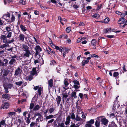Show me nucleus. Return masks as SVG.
<instances>
[{"mask_svg":"<svg viewBox=\"0 0 127 127\" xmlns=\"http://www.w3.org/2000/svg\"><path fill=\"white\" fill-rule=\"evenodd\" d=\"M69 114L70 115H68L66 117V121L65 122V124L69 125L71 118L73 120H75V116L74 113L72 112L71 113H69Z\"/></svg>","mask_w":127,"mask_h":127,"instance_id":"1","label":"nucleus"},{"mask_svg":"<svg viewBox=\"0 0 127 127\" xmlns=\"http://www.w3.org/2000/svg\"><path fill=\"white\" fill-rule=\"evenodd\" d=\"M17 57V56L16 55L12 56L10 58L11 59L10 60L9 62V64L10 65H15L16 64L17 62L16 60L15 59Z\"/></svg>","mask_w":127,"mask_h":127,"instance_id":"2","label":"nucleus"},{"mask_svg":"<svg viewBox=\"0 0 127 127\" xmlns=\"http://www.w3.org/2000/svg\"><path fill=\"white\" fill-rule=\"evenodd\" d=\"M35 50L36 51V53L35 54V55L36 56H37V55H39V58H40V57H41V55L42 54H40V52H41L42 50V49L38 45L36 46V47L34 48Z\"/></svg>","mask_w":127,"mask_h":127,"instance_id":"3","label":"nucleus"},{"mask_svg":"<svg viewBox=\"0 0 127 127\" xmlns=\"http://www.w3.org/2000/svg\"><path fill=\"white\" fill-rule=\"evenodd\" d=\"M33 89L35 90H38V95L40 96L42 93L43 92V88L41 87H39V86H36L33 88Z\"/></svg>","mask_w":127,"mask_h":127,"instance_id":"4","label":"nucleus"},{"mask_svg":"<svg viewBox=\"0 0 127 127\" xmlns=\"http://www.w3.org/2000/svg\"><path fill=\"white\" fill-rule=\"evenodd\" d=\"M9 72V70L7 69H4L1 72L2 76L3 77L7 76Z\"/></svg>","mask_w":127,"mask_h":127,"instance_id":"5","label":"nucleus"},{"mask_svg":"<svg viewBox=\"0 0 127 127\" xmlns=\"http://www.w3.org/2000/svg\"><path fill=\"white\" fill-rule=\"evenodd\" d=\"M36 116H38V118L36 119V121H38L39 120L41 122H42L43 120V117L39 113H38L36 114Z\"/></svg>","mask_w":127,"mask_h":127,"instance_id":"6","label":"nucleus"},{"mask_svg":"<svg viewBox=\"0 0 127 127\" xmlns=\"http://www.w3.org/2000/svg\"><path fill=\"white\" fill-rule=\"evenodd\" d=\"M10 16V14L9 13L5 14L3 15L2 18L5 20L6 21L8 22Z\"/></svg>","mask_w":127,"mask_h":127,"instance_id":"7","label":"nucleus"},{"mask_svg":"<svg viewBox=\"0 0 127 127\" xmlns=\"http://www.w3.org/2000/svg\"><path fill=\"white\" fill-rule=\"evenodd\" d=\"M69 84V83L67 81V80L65 79H64V85L63 86V88L64 90H66L68 89V88L67 87V86Z\"/></svg>","mask_w":127,"mask_h":127,"instance_id":"8","label":"nucleus"},{"mask_svg":"<svg viewBox=\"0 0 127 127\" xmlns=\"http://www.w3.org/2000/svg\"><path fill=\"white\" fill-rule=\"evenodd\" d=\"M9 106V104L8 102H6L3 104L1 107V109H7L8 108Z\"/></svg>","mask_w":127,"mask_h":127,"instance_id":"9","label":"nucleus"},{"mask_svg":"<svg viewBox=\"0 0 127 127\" xmlns=\"http://www.w3.org/2000/svg\"><path fill=\"white\" fill-rule=\"evenodd\" d=\"M7 37L5 35H2L1 36L0 39L1 40H3V42L4 43H7Z\"/></svg>","mask_w":127,"mask_h":127,"instance_id":"10","label":"nucleus"},{"mask_svg":"<svg viewBox=\"0 0 127 127\" xmlns=\"http://www.w3.org/2000/svg\"><path fill=\"white\" fill-rule=\"evenodd\" d=\"M45 51L47 52V54H50V53H52L53 54H55V52L53 51L50 48L48 47V48L46 49Z\"/></svg>","mask_w":127,"mask_h":127,"instance_id":"11","label":"nucleus"},{"mask_svg":"<svg viewBox=\"0 0 127 127\" xmlns=\"http://www.w3.org/2000/svg\"><path fill=\"white\" fill-rule=\"evenodd\" d=\"M2 97L3 98L7 99L9 100L11 98L10 95L8 94H3L2 95Z\"/></svg>","mask_w":127,"mask_h":127,"instance_id":"12","label":"nucleus"},{"mask_svg":"<svg viewBox=\"0 0 127 127\" xmlns=\"http://www.w3.org/2000/svg\"><path fill=\"white\" fill-rule=\"evenodd\" d=\"M21 73V69L20 68L18 67L15 71L14 75L16 76H19Z\"/></svg>","mask_w":127,"mask_h":127,"instance_id":"13","label":"nucleus"},{"mask_svg":"<svg viewBox=\"0 0 127 127\" xmlns=\"http://www.w3.org/2000/svg\"><path fill=\"white\" fill-rule=\"evenodd\" d=\"M19 40L20 41L23 42L25 39V36L23 34H20L19 36Z\"/></svg>","mask_w":127,"mask_h":127,"instance_id":"14","label":"nucleus"},{"mask_svg":"<svg viewBox=\"0 0 127 127\" xmlns=\"http://www.w3.org/2000/svg\"><path fill=\"white\" fill-rule=\"evenodd\" d=\"M56 100L57 103L58 105L60 104L61 102V98L60 96L57 95L56 98Z\"/></svg>","mask_w":127,"mask_h":127,"instance_id":"15","label":"nucleus"},{"mask_svg":"<svg viewBox=\"0 0 127 127\" xmlns=\"http://www.w3.org/2000/svg\"><path fill=\"white\" fill-rule=\"evenodd\" d=\"M69 125L65 124V123H61L58 124V127H68Z\"/></svg>","mask_w":127,"mask_h":127,"instance_id":"16","label":"nucleus"},{"mask_svg":"<svg viewBox=\"0 0 127 127\" xmlns=\"http://www.w3.org/2000/svg\"><path fill=\"white\" fill-rule=\"evenodd\" d=\"M126 19L125 18H121L119 19L118 21V23L119 24H123L124 23V21Z\"/></svg>","mask_w":127,"mask_h":127,"instance_id":"17","label":"nucleus"},{"mask_svg":"<svg viewBox=\"0 0 127 127\" xmlns=\"http://www.w3.org/2000/svg\"><path fill=\"white\" fill-rule=\"evenodd\" d=\"M108 122V121L105 118H103L101 120L102 123L105 125H107Z\"/></svg>","mask_w":127,"mask_h":127,"instance_id":"18","label":"nucleus"},{"mask_svg":"<svg viewBox=\"0 0 127 127\" xmlns=\"http://www.w3.org/2000/svg\"><path fill=\"white\" fill-rule=\"evenodd\" d=\"M29 47L27 45L23 44L22 45V49L24 51L29 50Z\"/></svg>","mask_w":127,"mask_h":127,"instance_id":"19","label":"nucleus"},{"mask_svg":"<svg viewBox=\"0 0 127 127\" xmlns=\"http://www.w3.org/2000/svg\"><path fill=\"white\" fill-rule=\"evenodd\" d=\"M76 117H75V120L76 121H80L82 120V119L79 116V114H76Z\"/></svg>","mask_w":127,"mask_h":127,"instance_id":"20","label":"nucleus"},{"mask_svg":"<svg viewBox=\"0 0 127 127\" xmlns=\"http://www.w3.org/2000/svg\"><path fill=\"white\" fill-rule=\"evenodd\" d=\"M26 52L24 54V56L26 57H28L30 56V55L31 54V53L29 50L25 51Z\"/></svg>","mask_w":127,"mask_h":127,"instance_id":"21","label":"nucleus"},{"mask_svg":"<svg viewBox=\"0 0 127 127\" xmlns=\"http://www.w3.org/2000/svg\"><path fill=\"white\" fill-rule=\"evenodd\" d=\"M37 73V72L36 71V69L35 68H33L32 69V71L31 72V74L32 75L36 74Z\"/></svg>","mask_w":127,"mask_h":127,"instance_id":"22","label":"nucleus"},{"mask_svg":"<svg viewBox=\"0 0 127 127\" xmlns=\"http://www.w3.org/2000/svg\"><path fill=\"white\" fill-rule=\"evenodd\" d=\"M48 84L49 85V87L50 88H51L53 85V80L52 79H50L48 81Z\"/></svg>","mask_w":127,"mask_h":127,"instance_id":"23","label":"nucleus"},{"mask_svg":"<svg viewBox=\"0 0 127 127\" xmlns=\"http://www.w3.org/2000/svg\"><path fill=\"white\" fill-rule=\"evenodd\" d=\"M111 29L110 28H108L106 29H105L104 30V32L105 33H106L107 32H111Z\"/></svg>","mask_w":127,"mask_h":127,"instance_id":"24","label":"nucleus"},{"mask_svg":"<svg viewBox=\"0 0 127 127\" xmlns=\"http://www.w3.org/2000/svg\"><path fill=\"white\" fill-rule=\"evenodd\" d=\"M76 93V92H72L71 93V97H74V99L76 98L77 97Z\"/></svg>","mask_w":127,"mask_h":127,"instance_id":"25","label":"nucleus"},{"mask_svg":"<svg viewBox=\"0 0 127 127\" xmlns=\"http://www.w3.org/2000/svg\"><path fill=\"white\" fill-rule=\"evenodd\" d=\"M3 87L5 90V93L6 94H7L9 92L8 90V88L7 87V86H5V85H3Z\"/></svg>","mask_w":127,"mask_h":127,"instance_id":"26","label":"nucleus"},{"mask_svg":"<svg viewBox=\"0 0 127 127\" xmlns=\"http://www.w3.org/2000/svg\"><path fill=\"white\" fill-rule=\"evenodd\" d=\"M89 60H83L82 62V66H84L86 64H87L89 62Z\"/></svg>","mask_w":127,"mask_h":127,"instance_id":"27","label":"nucleus"},{"mask_svg":"<svg viewBox=\"0 0 127 127\" xmlns=\"http://www.w3.org/2000/svg\"><path fill=\"white\" fill-rule=\"evenodd\" d=\"M15 19V18L14 17V16L13 15H12V17L11 18V19H9V20L8 21V22H11L14 21Z\"/></svg>","mask_w":127,"mask_h":127,"instance_id":"28","label":"nucleus"},{"mask_svg":"<svg viewBox=\"0 0 127 127\" xmlns=\"http://www.w3.org/2000/svg\"><path fill=\"white\" fill-rule=\"evenodd\" d=\"M20 27L22 31L25 32L26 31L27 29H26V27L22 25H20Z\"/></svg>","mask_w":127,"mask_h":127,"instance_id":"29","label":"nucleus"},{"mask_svg":"<svg viewBox=\"0 0 127 127\" xmlns=\"http://www.w3.org/2000/svg\"><path fill=\"white\" fill-rule=\"evenodd\" d=\"M55 110V108L54 107L50 108L49 110L48 111L50 114H51Z\"/></svg>","mask_w":127,"mask_h":127,"instance_id":"30","label":"nucleus"},{"mask_svg":"<svg viewBox=\"0 0 127 127\" xmlns=\"http://www.w3.org/2000/svg\"><path fill=\"white\" fill-rule=\"evenodd\" d=\"M54 116L53 115H50L49 116H47L45 117V119L46 120H48L49 119H51L53 118L54 117Z\"/></svg>","mask_w":127,"mask_h":127,"instance_id":"31","label":"nucleus"},{"mask_svg":"<svg viewBox=\"0 0 127 127\" xmlns=\"http://www.w3.org/2000/svg\"><path fill=\"white\" fill-rule=\"evenodd\" d=\"M40 108L39 106L38 105H36L34 108L33 110L34 111H37Z\"/></svg>","mask_w":127,"mask_h":127,"instance_id":"32","label":"nucleus"},{"mask_svg":"<svg viewBox=\"0 0 127 127\" xmlns=\"http://www.w3.org/2000/svg\"><path fill=\"white\" fill-rule=\"evenodd\" d=\"M127 15V11H124V13H121V16L122 18H124V17L126 15Z\"/></svg>","mask_w":127,"mask_h":127,"instance_id":"33","label":"nucleus"},{"mask_svg":"<svg viewBox=\"0 0 127 127\" xmlns=\"http://www.w3.org/2000/svg\"><path fill=\"white\" fill-rule=\"evenodd\" d=\"M9 89H11L13 87V85L12 84L9 83L6 85H5Z\"/></svg>","mask_w":127,"mask_h":127,"instance_id":"34","label":"nucleus"},{"mask_svg":"<svg viewBox=\"0 0 127 127\" xmlns=\"http://www.w3.org/2000/svg\"><path fill=\"white\" fill-rule=\"evenodd\" d=\"M95 125L96 127H99L100 126V122L99 121H96L95 122Z\"/></svg>","mask_w":127,"mask_h":127,"instance_id":"35","label":"nucleus"},{"mask_svg":"<svg viewBox=\"0 0 127 127\" xmlns=\"http://www.w3.org/2000/svg\"><path fill=\"white\" fill-rule=\"evenodd\" d=\"M96 41L95 39H93L92 41V44L94 46H95L96 44Z\"/></svg>","mask_w":127,"mask_h":127,"instance_id":"36","label":"nucleus"},{"mask_svg":"<svg viewBox=\"0 0 127 127\" xmlns=\"http://www.w3.org/2000/svg\"><path fill=\"white\" fill-rule=\"evenodd\" d=\"M7 46H9V45L5 43V44H3L2 45L0 46V48L3 49L4 48L7 47Z\"/></svg>","mask_w":127,"mask_h":127,"instance_id":"37","label":"nucleus"},{"mask_svg":"<svg viewBox=\"0 0 127 127\" xmlns=\"http://www.w3.org/2000/svg\"><path fill=\"white\" fill-rule=\"evenodd\" d=\"M73 87L77 91H79V90L78 89L79 88V87L77 85L75 84L74 85Z\"/></svg>","mask_w":127,"mask_h":127,"instance_id":"38","label":"nucleus"},{"mask_svg":"<svg viewBox=\"0 0 127 127\" xmlns=\"http://www.w3.org/2000/svg\"><path fill=\"white\" fill-rule=\"evenodd\" d=\"M26 0H20L19 1L20 3L22 5H25L26 4Z\"/></svg>","mask_w":127,"mask_h":127,"instance_id":"39","label":"nucleus"},{"mask_svg":"<svg viewBox=\"0 0 127 127\" xmlns=\"http://www.w3.org/2000/svg\"><path fill=\"white\" fill-rule=\"evenodd\" d=\"M89 57H94L96 58H98V55L94 54H93V55H89Z\"/></svg>","mask_w":127,"mask_h":127,"instance_id":"40","label":"nucleus"},{"mask_svg":"<svg viewBox=\"0 0 127 127\" xmlns=\"http://www.w3.org/2000/svg\"><path fill=\"white\" fill-rule=\"evenodd\" d=\"M81 124H80L79 125H78V124H76L75 125V124L73 123L72 124H71L70 126V127H79V126Z\"/></svg>","mask_w":127,"mask_h":127,"instance_id":"41","label":"nucleus"},{"mask_svg":"<svg viewBox=\"0 0 127 127\" xmlns=\"http://www.w3.org/2000/svg\"><path fill=\"white\" fill-rule=\"evenodd\" d=\"M94 123V120L91 119L89 121H88L87 123H89L91 125L93 124Z\"/></svg>","mask_w":127,"mask_h":127,"instance_id":"42","label":"nucleus"},{"mask_svg":"<svg viewBox=\"0 0 127 127\" xmlns=\"http://www.w3.org/2000/svg\"><path fill=\"white\" fill-rule=\"evenodd\" d=\"M23 83V82L21 81H19V82H15V84L18 86H20Z\"/></svg>","mask_w":127,"mask_h":127,"instance_id":"43","label":"nucleus"},{"mask_svg":"<svg viewBox=\"0 0 127 127\" xmlns=\"http://www.w3.org/2000/svg\"><path fill=\"white\" fill-rule=\"evenodd\" d=\"M109 21V19L107 17L104 19V23H108Z\"/></svg>","mask_w":127,"mask_h":127,"instance_id":"44","label":"nucleus"},{"mask_svg":"<svg viewBox=\"0 0 127 127\" xmlns=\"http://www.w3.org/2000/svg\"><path fill=\"white\" fill-rule=\"evenodd\" d=\"M56 69L57 70V72L58 73H60V71L61 70L60 66H58L57 67Z\"/></svg>","mask_w":127,"mask_h":127,"instance_id":"45","label":"nucleus"},{"mask_svg":"<svg viewBox=\"0 0 127 127\" xmlns=\"http://www.w3.org/2000/svg\"><path fill=\"white\" fill-rule=\"evenodd\" d=\"M5 29L8 32L11 31V29L8 26H7L5 27Z\"/></svg>","mask_w":127,"mask_h":127,"instance_id":"46","label":"nucleus"},{"mask_svg":"<svg viewBox=\"0 0 127 127\" xmlns=\"http://www.w3.org/2000/svg\"><path fill=\"white\" fill-rule=\"evenodd\" d=\"M12 33L11 32H9L7 35V37L8 38H9L11 37L12 36Z\"/></svg>","mask_w":127,"mask_h":127,"instance_id":"47","label":"nucleus"},{"mask_svg":"<svg viewBox=\"0 0 127 127\" xmlns=\"http://www.w3.org/2000/svg\"><path fill=\"white\" fill-rule=\"evenodd\" d=\"M119 73L118 72H115L113 74V76L114 77H117L119 75Z\"/></svg>","mask_w":127,"mask_h":127,"instance_id":"48","label":"nucleus"},{"mask_svg":"<svg viewBox=\"0 0 127 127\" xmlns=\"http://www.w3.org/2000/svg\"><path fill=\"white\" fill-rule=\"evenodd\" d=\"M52 47H53V48H54L55 47V49L57 50L59 49V47L58 46L55 45L53 43H52Z\"/></svg>","mask_w":127,"mask_h":127,"instance_id":"49","label":"nucleus"},{"mask_svg":"<svg viewBox=\"0 0 127 127\" xmlns=\"http://www.w3.org/2000/svg\"><path fill=\"white\" fill-rule=\"evenodd\" d=\"M66 32L68 33L69 32L71 31V28L69 27H67L66 29Z\"/></svg>","mask_w":127,"mask_h":127,"instance_id":"50","label":"nucleus"},{"mask_svg":"<svg viewBox=\"0 0 127 127\" xmlns=\"http://www.w3.org/2000/svg\"><path fill=\"white\" fill-rule=\"evenodd\" d=\"M34 106V104L33 103H31L30 104V109H32L33 108Z\"/></svg>","mask_w":127,"mask_h":127,"instance_id":"51","label":"nucleus"},{"mask_svg":"<svg viewBox=\"0 0 127 127\" xmlns=\"http://www.w3.org/2000/svg\"><path fill=\"white\" fill-rule=\"evenodd\" d=\"M68 96V95L66 94H64L63 97V98L66 99L67 98Z\"/></svg>","mask_w":127,"mask_h":127,"instance_id":"52","label":"nucleus"},{"mask_svg":"<svg viewBox=\"0 0 127 127\" xmlns=\"http://www.w3.org/2000/svg\"><path fill=\"white\" fill-rule=\"evenodd\" d=\"M33 75H31H31H30L28 77V79L29 81H31L32 80L33 78Z\"/></svg>","mask_w":127,"mask_h":127,"instance_id":"53","label":"nucleus"},{"mask_svg":"<svg viewBox=\"0 0 127 127\" xmlns=\"http://www.w3.org/2000/svg\"><path fill=\"white\" fill-rule=\"evenodd\" d=\"M93 16L94 18H98L99 17V15L98 14H95L93 15Z\"/></svg>","mask_w":127,"mask_h":127,"instance_id":"54","label":"nucleus"},{"mask_svg":"<svg viewBox=\"0 0 127 127\" xmlns=\"http://www.w3.org/2000/svg\"><path fill=\"white\" fill-rule=\"evenodd\" d=\"M73 82L74 84H76L77 85H79V81L77 80H74L73 81Z\"/></svg>","mask_w":127,"mask_h":127,"instance_id":"55","label":"nucleus"},{"mask_svg":"<svg viewBox=\"0 0 127 127\" xmlns=\"http://www.w3.org/2000/svg\"><path fill=\"white\" fill-rule=\"evenodd\" d=\"M5 120H3L1 121L0 122V124L2 125H4L5 124Z\"/></svg>","mask_w":127,"mask_h":127,"instance_id":"56","label":"nucleus"},{"mask_svg":"<svg viewBox=\"0 0 127 127\" xmlns=\"http://www.w3.org/2000/svg\"><path fill=\"white\" fill-rule=\"evenodd\" d=\"M4 66V64L2 62L1 60H0V66Z\"/></svg>","mask_w":127,"mask_h":127,"instance_id":"57","label":"nucleus"},{"mask_svg":"<svg viewBox=\"0 0 127 127\" xmlns=\"http://www.w3.org/2000/svg\"><path fill=\"white\" fill-rule=\"evenodd\" d=\"M85 127H91L92 125L89 123H87L85 124Z\"/></svg>","mask_w":127,"mask_h":127,"instance_id":"58","label":"nucleus"},{"mask_svg":"<svg viewBox=\"0 0 127 127\" xmlns=\"http://www.w3.org/2000/svg\"><path fill=\"white\" fill-rule=\"evenodd\" d=\"M79 95L81 98L82 99L84 97V95L83 94L81 93H80L79 94Z\"/></svg>","mask_w":127,"mask_h":127,"instance_id":"59","label":"nucleus"},{"mask_svg":"<svg viewBox=\"0 0 127 127\" xmlns=\"http://www.w3.org/2000/svg\"><path fill=\"white\" fill-rule=\"evenodd\" d=\"M60 48H61L62 51L65 50L66 51H67V49H66V48L64 47L61 46Z\"/></svg>","mask_w":127,"mask_h":127,"instance_id":"60","label":"nucleus"},{"mask_svg":"<svg viewBox=\"0 0 127 127\" xmlns=\"http://www.w3.org/2000/svg\"><path fill=\"white\" fill-rule=\"evenodd\" d=\"M106 37L108 38H111L114 37V36L112 35H108L106 36Z\"/></svg>","mask_w":127,"mask_h":127,"instance_id":"61","label":"nucleus"},{"mask_svg":"<svg viewBox=\"0 0 127 127\" xmlns=\"http://www.w3.org/2000/svg\"><path fill=\"white\" fill-rule=\"evenodd\" d=\"M9 115H15V112H10L8 113Z\"/></svg>","mask_w":127,"mask_h":127,"instance_id":"62","label":"nucleus"},{"mask_svg":"<svg viewBox=\"0 0 127 127\" xmlns=\"http://www.w3.org/2000/svg\"><path fill=\"white\" fill-rule=\"evenodd\" d=\"M3 61H4V62H5V63H4V64H6L8 63V60L6 59H4L3 60Z\"/></svg>","mask_w":127,"mask_h":127,"instance_id":"63","label":"nucleus"},{"mask_svg":"<svg viewBox=\"0 0 127 127\" xmlns=\"http://www.w3.org/2000/svg\"><path fill=\"white\" fill-rule=\"evenodd\" d=\"M15 111L16 112H19L20 113L21 112V110L20 108H18L16 109Z\"/></svg>","mask_w":127,"mask_h":127,"instance_id":"64","label":"nucleus"}]
</instances>
